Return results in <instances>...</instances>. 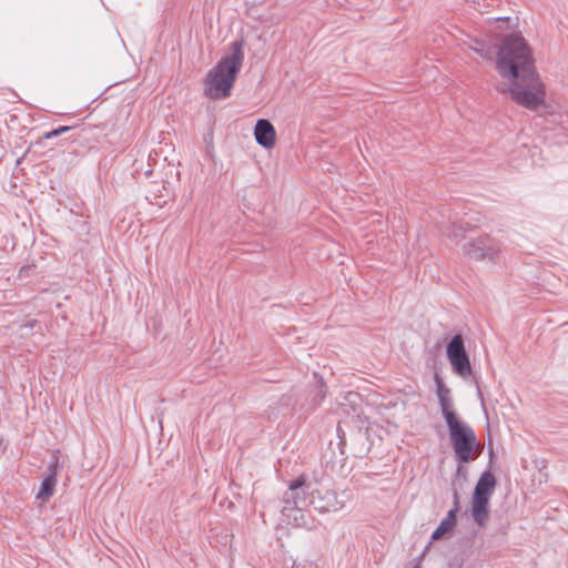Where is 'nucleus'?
Masks as SVG:
<instances>
[{
	"label": "nucleus",
	"instance_id": "f257e3e1",
	"mask_svg": "<svg viewBox=\"0 0 568 568\" xmlns=\"http://www.w3.org/2000/svg\"><path fill=\"white\" fill-rule=\"evenodd\" d=\"M496 69L504 79L511 80V99L529 110L545 102V89L536 72L532 52L518 33L506 36L498 48Z\"/></svg>",
	"mask_w": 568,
	"mask_h": 568
},
{
	"label": "nucleus",
	"instance_id": "f03ea898",
	"mask_svg": "<svg viewBox=\"0 0 568 568\" xmlns=\"http://www.w3.org/2000/svg\"><path fill=\"white\" fill-rule=\"evenodd\" d=\"M243 47L244 42L242 39L233 41L229 47L227 53L206 74L204 92L210 99L222 100L231 95L236 75L243 65Z\"/></svg>",
	"mask_w": 568,
	"mask_h": 568
},
{
	"label": "nucleus",
	"instance_id": "7ed1b4c3",
	"mask_svg": "<svg viewBox=\"0 0 568 568\" xmlns=\"http://www.w3.org/2000/svg\"><path fill=\"white\" fill-rule=\"evenodd\" d=\"M449 439L456 458L462 463L475 460L481 453L474 429L465 422L448 426Z\"/></svg>",
	"mask_w": 568,
	"mask_h": 568
},
{
	"label": "nucleus",
	"instance_id": "20e7f679",
	"mask_svg": "<svg viewBox=\"0 0 568 568\" xmlns=\"http://www.w3.org/2000/svg\"><path fill=\"white\" fill-rule=\"evenodd\" d=\"M311 484V481L300 477L290 484L287 491L283 496L282 514L290 523L296 526L304 525L303 510L310 506L308 486Z\"/></svg>",
	"mask_w": 568,
	"mask_h": 568
},
{
	"label": "nucleus",
	"instance_id": "39448f33",
	"mask_svg": "<svg viewBox=\"0 0 568 568\" xmlns=\"http://www.w3.org/2000/svg\"><path fill=\"white\" fill-rule=\"evenodd\" d=\"M496 478L486 470L480 474L471 498V516L479 527H484L489 516V499L495 491Z\"/></svg>",
	"mask_w": 568,
	"mask_h": 568
},
{
	"label": "nucleus",
	"instance_id": "423d86ee",
	"mask_svg": "<svg viewBox=\"0 0 568 568\" xmlns=\"http://www.w3.org/2000/svg\"><path fill=\"white\" fill-rule=\"evenodd\" d=\"M308 503L320 513L337 511L344 507V503L338 500L334 490L316 483L308 486Z\"/></svg>",
	"mask_w": 568,
	"mask_h": 568
},
{
	"label": "nucleus",
	"instance_id": "0eeeda50",
	"mask_svg": "<svg viewBox=\"0 0 568 568\" xmlns=\"http://www.w3.org/2000/svg\"><path fill=\"white\" fill-rule=\"evenodd\" d=\"M464 251L471 260L496 263V258L500 253V245L495 239L485 235L467 243Z\"/></svg>",
	"mask_w": 568,
	"mask_h": 568
},
{
	"label": "nucleus",
	"instance_id": "6e6552de",
	"mask_svg": "<svg viewBox=\"0 0 568 568\" xmlns=\"http://www.w3.org/2000/svg\"><path fill=\"white\" fill-rule=\"evenodd\" d=\"M447 357L453 371L460 377L466 378L471 374L469 357L465 349L463 336L456 334L447 345Z\"/></svg>",
	"mask_w": 568,
	"mask_h": 568
},
{
	"label": "nucleus",
	"instance_id": "1a4fd4ad",
	"mask_svg": "<svg viewBox=\"0 0 568 568\" xmlns=\"http://www.w3.org/2000/svg\"><path fill=\"white\" fill-rule=\"evenodd\" d=\"M434 379L436 384V395L440 406V412L443 414V417L445 418L447 427L453 424L459 423L460 420L458 419L454 410V403L450 397L449 388L444 384L443 379L438 374H435Z\"/></svg>",
	"mask_w": 568,
	"mask_h": 568
},
{
	"label": "nucleus",
	"instance_id": "9d476101",
	"mask_svg": "<svg viewBox=\"0 0 568 568\" xmlns=\"http://www.w3.org/2000/svg\"><path fill=\"white\" fill-rule=\"evenodd\" d=\"M254 135L256 142L265 149L273 148L275 144V129L268 120H257L254 128Z\"/></svg>",
	"mask_w": 568,
	"mask_h": 568
},
{
	"label": "nucleus",
	"instance_id": "9b49d317",
	"mask_svg": "<svg viewBox=\"0 0 568 568\" xmlns=\"http://www.w3.org/2000/svg\"><path fill=\"white\" fill-rule=\"evenodd\" d=\"M458 493L454 491V507L447 513L446 517L440 521L438 527L432 534V540L440 539L445 534L450 531L457 524V511L459 509Z\"/></svg>",
	"mask_w": 568,
	"mask_h": 568
},
{
	"label": "nucleus",
	"instance_id": "f8f14e48",
	"mask_svg": "<svg viewBox=\"0 0 568 568\" xmlns=\"http://www.w3.org/2000/svg\"><path fill=\"white\" fill-rule=\"evenodd\" d=\"M57 485V460L52 462L47 469V475L41 481L40 489L37 494V498L40 500H48L54 493Z\"/></svg>",
	"mask_w": 568,
	"mask_h": 568
},
{
	"label": "nucleus",
	"instance_id": "ddd939ff",
	"mask_svg": "<svg viewBox=\"0 0 568 568\" xmlns=\"http://www.w3.org/2000/svg\"><path fill=\"white\" fill-rule=\"evenodd\" d=\"M476 44L477 47L474 48L475 52L478 53L484 59L491 60V50L487 48L484 43L476 42Z\"/></svg>",
	"mask_w": 568,
	"mask_h": 568
},
{
	"label": "nucleus",
	"instance_id": "4468645a",
	"mask_svg": "<svg viewBox=\"0 0 568 568\" xmlns=\"http://www.w3.org/2000/svg\"><path fill=\"white\" fill-rule=\"evenodd\" d=\"M71 128L70 126H60L58 129H54V130H51L47 133H44L43 138L44 139H52V138H55V136H59L60 134L64 133V132H68Z\"/></svg>",
	"mask_w": 568,
	"mask_h": 568
},
{
	"label": "nucleus",
	"instance_id": "2eb2a0df",
	"mask_svg": "<svg viewBox=\"0 0 568 568\" xmlns=\"http://www.w3.org/2000/svg\"><path fill=\"white\" fill-rule=\"evenodd\" d=\"M37 325H38L37 321H30L22 326V329H32Z\"/></svg>",
	"mask_w": 568,
	"mask_h": 568
},
{
	"label": "nucleus",
	"instance_id": "dca6fc26",
	"mask_svg": "<svg viewBox=\"0 0 568 568\" xmlns=\"http://www.w3.org/2000/svg\"><path fill=\"white\" fill-rule=\"evenodd\" d=\"M446 234L448 236H458V232H456V231H448V232H446Z\"/></svg>",
	"mask_w": 568,
	"mask_h": 568
},
{
	"label": "nucleus",
	"instance_id": "f3484780",
	"mask_svg": "<svg viewBox=\"0 0 568 568\" xmlns=\"http://www.w3.org/2000/svg\"><path fill=\"white\" fill-rule=\"evenodd\" d=\"M462 470H463V467H462V466H458V468H457V473L459 474Z\"/></svg>",
	"mask_w": 568,
	"mask_h": 568
},
{
	"label": "nucleus",
	"instance_id": "a211bd4d",
	"mask_svg": "<svg viewBox=\"0 0 568 568\" xmlns=\"http://www.w3.org/2000/svg\"><path fill=\"white\" fill-rule=\"evenodd\" d=\"M415 568H419V567H415Z\"/></svg>",
	"mask_w": 568,
	"mask_h": 568
}]
</instances>
